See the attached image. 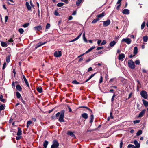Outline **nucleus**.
Wrapping results in <instances>:
<instances>
[{
    "mask_svg": "<svg viewBox=\"0 0 148 148\" xmlns=\"http://www.w3.org/2000/svg\"><path fill=\"white\" fill-rule=\"evenodd\" d=\"M95 46H93L89 49L85 53H87L88 52H90L92 51L93 49L95 48Z\"/></svg>",
    "mask_w": 148,
    "mask_h": 148,
    "instance_id": "obj_24",
    "label": "nucleus"
},
{
    "mask_svg": "<svg viewBox=\"0 0 148 148\" xmlns=\"http://www.w3.org/2000/svg\"><path fill=\"white\" fill-rule=\"evenodd\" d=\"M8 18L7 16H6L5 17V22H6L7 21Z\"/></svg>",
    "mask_w": 148,
    "mask_h": 148,
    "instance_id": "obj_59",
    "label": "nucleus"
},
{
    "mask_svg": "<svg viewBox=\"0 0 148 148\" xmlns=\"http://www.w3.org/2000/svg\"><path fill=\"white\" fill-rule=\"evenodd\" d=\"M22 134V131L21 128L20 127L18 128V132L17 133V135L18 136H20Z\"/></svg>",
    "mask_w": 148,
    "mask_h": 148,
    "instance_id": "obj_19",
    "label": "nucleus"
},
{
    "mask_svg": "<svg viewBox=\"0 0 148 148\" xmlns=\"http://www.w3.org/2000/svg\"><path fill=\"white\" fill-rule=\"evenodd\" d=\"M82 34V32H81L76 38L72 40H71V41H69V42H74V41H75L77 40L78 39L80 38V36H81Z\"/></svg>",
    "mask_w": 148,
    "mask_h": 148,
    "instance_id": "obj_14",
    "label": "nucleus"
},
{
    "mask_svg": "<svg viewBox=\"0 0 148 148\" xmlns=\"http://www.w3.org/2000/svg\"><path fill=\"white\" fill-rule=\"evenodd\" d=\"M72 83L75 84H79L80 83L76 80H74L72 82Z\"/></svg>",
    "mask_w": 148,
    "mask_h": 148,
    "instance_id": "obj_39",
    "label": "nucleus"
},
{
    "mask_svg": "<svg viewBox=\"0 0 148 148\" xmlns=\"http://www.w3.org/2000/svg\"><path fill=\"white\" fill-rule=\"evenodd\" d=\"M122 0H118V1L117 2V4H121V2Z\"/></svg>",
    "mask_w": 148,
    "mask_h": 148,
    "instance_id": "obj_62",
    "label": "nucleus"
},
{
    "mask_svg": "<svg viewBox=\"0 0 148 148\" xmlns=\"http://www.w3.org/2000/svg\"><path fill=\"white\" fill-rule=\"evenodd\" d=\"M103 48V47H97V50H99L102 49Z\"/></svg>",
    "mask_w": 148,
    "mask_h": 148,
    "instance_id": "obj_56",
    "label": "nucleus"
},
{
    "mask_svg": "<svg viewBox=\"0 0 148 148\" xmlns=\"http://www.w3.org/2000/svg\"><path fill=\"white\" fill-rule=\"evenodd\" d=\"M12 86L13 88H15V83L14 82H12Z\"/></svg>",
    "mask_w": 148,
    "mask_h": 148,
    "instance_id": "obj_57",
    "label": "nucleus"
},
{
    "mask_svg": "<svg viewBox=\"0 0 148 148\" xmlns=\"http://www.w3.org/2000/svg\"><path fill=\"white\" fill-rule=\"evenodd\" d=\"M76 14V11H74L72 14V15H75Z\"/></svg>",
    "mask_w": 148,
    "mask_h": 148,
    "instance_id": "obj_64",
    "label": "nucleus"
},
{
    "mask_svg": "<svg viewBox=\"0 0 148 148\" xmlns=\"http://www.w3.org/2000/svg\"><path fill=\"white\" fill-rule=\"evenodd\" d=\"M18 31L21 34H22L24 32L23 29L22 28L19 29Z\"/></svg>",
    "mask_w": 148,
    "mask_h": 148,
    "instance_id": "obj_38",
    "label": "nucleus"
},
{
    "mask_svg": "<svg viewBox=\"0 0 148 148\" xmlns=\"http://www.w3.org/2000/svg\"><path fill=\"white\" fill-rule=\"evenodd\" d=\"M123 144V142L122 141H121L120 142V148H122Z\"/></svg>",
    "mask_w": 148,
    "mask_h": 148,
    "instance_id": "obj_55",
    "label": "nucleus"
},
{
    "mask_svg": "<svg viewBox=\"0 0 148 148\" xmlns=\"http://www.w3.org/2000/svg\"><path fill=\"white\" fill-rule=\"evenodd\" d=\"M0 100L3 102L5 101V99H3V96L2 95L0 96Z\"/></svg>",
    "mask_w": 148,
    "mask_h": 148,
    "instance_id": "obj_37",
    "label": "nucleus"
},
{
    "mask_svg": "<svg viewBox=\"0 0 148 148\" xmlns=\"http://www.w3.org/2000/svg\"><path fill=\"white\" fill-rule=\"evenodd\" d=\"M29 23H25L23 25V27L24 28H26L29 25Z\"/></svg>",
    "mask_w": 148,
    "mask_h": 148,
    "instance_id": "obj_41",
    "label": "nucleus"
},
{
    "mask_svg": "<svg viewBox=\"0 0 148 148\" xmlns=\"http://www.w3.org/2000/svg\"><path fill=\"white\" fill-rule=\"evenodd\" d=\"M16 90L19 91H21L22 90V88L21 86L19 84L17 85L16 86Z\"/></svg>",
    "mask_w": 148,
    "mask_h": 148,
    "instance_id": "obj_21",
    "label": "nucleus"
},
{
    "mask_svg": "<svg viewBox=\"0 0 148 148\" xmlns=\"http://www.w3.org/2000/svg\"><path fill=\"white\" fill-rule=\"evenodd\" d=\"M134 143L135 145V146L140 148V143H139L137 140H135L134 141Z\"/></svg>",
    "mask_w": 148,
    "mask_h": 148,
    "instance_id": "obj_17",
    "label": "nucleus"
},
{
    "mask_svg": "<svg viewBox=\"0 0 148 148\" xmlns=\"http://www.w3.org/2000/svg\"><path fill=\"white\" fill-rule=\"evenodd\" d=\"M10 56L8 55L6 58V61L7 63H9L10 61Z\"/></svg>",
    "mask_w": 148,
    "mask_h": 148,
    "instance_id": "obj_32",
    "label": "nucleus"
},
{
    "mask_svg": "<svg viewBox=\"0 0 148 148\" xmlns=\"http://www.w3.org/2000/svg\"><path fill=\"white\" fill-rule=\"evenodd\" d=\"M140 94L143 98L145 99H147L148 94L145 91L142 90L140 92Z\"/></svg>",
    "mask_w": 148,
    "mask_h": 148,
    "instance_id": "obj_3",
    "label": "nucleus"
},
{
    "mask_svg": "<svg viewBox=\"0 0 148 148\" xmlns=\"http://www.w3.org/2000/svg\"><path fill=\"white\" fill-rule=\"evenodd\" d=\"M33 29L34 30L40 31V30H42V27L40 25H38L34 27Z\"/></svg>",
    "mask_w": 148,
    "mask_h": 148,
    "instance_id": "obj_8",
    "label": "nucleus"
},
{
    "mask_svg": "<svg viewBox=\"0 0 148 148\" xmlns=\"http://www.w3.org/2000/svg\"><path fill=\"white\" fill-rule=\"evenodd\" d=\"M26 6V7H27V9L28 10H29V11H31L32 10H31V6L29 3L28 2H26V3H25Z\"/></svg>",
    "mask_w": 148,
    "mask_h": 148,
    "instance_id": "obj_12",
    "label": "nucleus"
},
{
    "mask_svg": "<svg viewBox=\"0 0 148 148\" xmlns=\"http://www.w3.org/2000/svg\"><path fill=\"white\" fill-rule=\"evenodd\" d=\"M122 42H125L128 44H130L131 42V40L129 38H123L122 40Z\"/></svg>",
    "mask_w": 148,
    "mask_h": 148,
    "instance_id": "obj_6",
    "label": "nucleus"
},
{
    "mask_svg": "<svg viewBox=\"0 0 148 148\" xmlns=\"http://www.w3.org/2000/svg\"><path fill=\"white\" fill-rule=\"evenodd\" d=\"M50 27V25L49 23L47 24L46 26V29H49Z\"/></svg>",
    "mask_w": 148,
    "mask_h": 148,
    "instance_id": "obj_42",
    "label": "nucleus"
},
{
    "mask_svg": "<svg viewBox=\"0 0 148 148\" xmlns=\"http://www.w3.org/2000/svg\"><path fill=\"white\" fill-rule=\"evenodd\" d=\"M54 56L56 57H60L62 55V53L60 51H56L54 53Z\"/></svg>",
    "mask_w": 148,
    "mask_h": 148,
    "instance_id": "obj_7",
    "label": "nucleus"
},
{
    "mask_svg": "<svg viewBox=\"0 0 148 148\" xmlns=\"http://www.w3.org/2000/svg\"><path fill=\"white\" fill-rule=\"evenodd\" d=\"M73 19V17L71 16H70L68 18V20H71Z\"/></svg>",
    "mask_w": 148,
    "mask_h": 148,
    "instance_id": "obj_63",
    "label": "nucleus"
},
{
    "mask_svg": "<svg viewBox=\"0 0 148 148\" xmlns=\"http://www.w3.org/2000/svg\"><path fill=\"white\" fill-rule=\"evenodd\" d=\"M99 20L98 18H96L94 19L92 22V24L95 23L97 22V21Z\"/></svg>",
    "mask_w": 148,
    "mask_h": 148,
    "instance_id": "obj_36",
    "label": "nucleus"
},
{
    "mask_svg": "<svg viewBox=\"0 0 148 148\" xmlns=\"http://www.w3.org/2000/svg\"><path fill=\"white\" fill-rule=\"evenodd\" d=\"M103 82V77L102 76H101L100 77V78L99 83V84H101Z\"/></svg>",
    "mask_w": 148,
    "mask_h": 148,
    "instance_id": "obj_44",
    "label": "nucleus"
},
{
    "mask_svg": "<svg viewBox=\"0 0 148 148\" xmlns=\"http://www.w3.org/2000/svg\"><path fill=\"white\" fill-rule=\"evenodd\" d=\"M140 120H136L134 121H133V122L134 124H136L137 123H138L140 122Z\"/></svg>",
    "mask_w": 148,
    "mask_h": 148,
    "instance_id": "obj_47",
    "label": "nucleus"
},
{
    "mask_svg": "<svg viewBox=\"0 0 148 148\" xmlns=\"http://www.w3.org/2000/svg\"><path fill=\"white\" fill-rule=\"evenodd\" d=\"M135 63L136 64L138 65L140 63V61L139 60H136L135 62Z\"/></svg>",
    "mask_w": 148,
    "mask_h": 148,
    "instance_id": "obj_48",
    "label": "nucleus"
},
{
    "mask_svg": "<svg viewBox=\"0 0 148 148\" xmlns=\"http://www.w3.org/2000/svg\"><path fill=\"white\" fill-rule=\"evenodd\" d=\"M115 96L116 95H115V94H114L111 98V101L112 103H113V101L114 100V98Z\"/></svg>",
    "mask_w": 148,
    "mask_h": 148,
    "instance_id": "obj_46",
    "label": "nucleus"
},
{
    "mask_svg": "<svg viewBox=\"0 0 148 148\" xmlns=\"http://www.w3.org/2000/svg\"><path fill=\"white\" fill-rule=\"evenodd\" d=\"M138 52V48L137 47H135L134 48V55L136 54Z\"/></svg>",
    "mask_w": 148,
    "mask_h": 148,
    "instance_id": "obj_27",
    "label": "nucleus"
},
{
    "mask_svg": "<svg viewBox=\"0 0 148 148\" xmlns=\"http://www.w3.org/2000/svg\"><path fill=\"white\" fill-rule=\"evenodd\" d=\"M9 42L6 43L5 42H1V46L4 47H6L8 46V44H9Z\"/></svg>",
    "mask_w": 148,
    "mask_h": 148,
    "instance_id": "obj_15",
    "label": "nucleus"
},
{
    "mask_svg": "<svg viewBox=\"0 0 148 148\" xmlns=\"http://www.w3.org/2000/svg\"><path fill=\"white\" fill-rule=\"evenodd\" d=\"M145 111V110L144 109L139 114L138 117H143Z\"/></svg>",
    "mask_w": 148,
    "mask_h": 148,
    "instance_id": "obj_11",
    "label": "nucleus"
},
{
    "mask_svg": "<svg viewBox=\"0 0 148 148\" xmlns=\"http://www.w3.org/2000/svg\"><path fill=\"white\" fill-rule=\"evenodd\" d=\"M92 70V68L91 67H89L88 70V71L89 72Z\"/></svg>",
    "mask_w": 148,
    "mask_h": 148,
    "instance_id": "obj_61",
    "label": "nucleus"
},
{
    "mask_svg": "<svg viewBox=\"0 0 148 148\" xmlns=\"http://www.w3.org/2000/svg\"><path fill=\"white\" fill-rule=\"evenodd\" d=\"M5 106H3V105H1L0 106V110H3L5 108Z\"/></svg>",
    "mask_w": 148,
    "mask_h": 148,
    "instance_id": "obj_40",
    "label": "nucleus"
},
{
    "mask_svg": "<svg viewBox=\"0 0 148 148\" xmlns=\"http://www.w3.org/2000/svg\"><path fill=\"white\" fill-rule=\"evenodd\" d=\"M105 15V12H103L102 13L100 14H99L97 16V17L98 18H102Z\"/></svg>",
    "mask_w": 148,
    "mask_h": 148,
    "instance_id": "obj_18",
    "label": "nucleus"
},
{
    "mask_svg": "<svg viewBox=\"0 0 148 148\" xmlns=\"http://www.w3.org/2000/svg\"><path fill=\"white\" fill-rule=\"evenodd\" d=\"M48 142L47 140H45L43 144V145L44 148H46L48 144Z\"/></svg>",
    "mask_w": 148,
    "mask_h": 148,
    "instance_id": "obj_26",
    "label": "nucleus"
},
{
    "mask_svg": "<svg viewBox=\"0 0 148 148\" xmlns=\"http://www.w3.org/2000/svg\"><path fill=\"white\" fill-rule=\"evenodd\" d=\"M6 62H4L3 65L2 69L3 70H4L5 69L6 67Z\"/></svg>",
    "mask_w": 148,
    "mask_h": 148,
    "instance_id": "obj_50",
    "label": "nucleus"
},
{
    "mask_svg": "<svg viewBox=\"0 0 148 148\" xmlns=\"http://www.w3.org/2000/svg\"><path fill=\"white\" fill-rule=\"evenodd\" d=\"M30 5H31V6L32 8H34V5L33 4L31 0H30Z\"/></svg>",
    "mask_w": 148,
    "mask_h": 148,
    "instance_id": "obj_53",
    "label": "nucleus"
},
{
    "mask_svg": "<svg viewBox=\"0 0 148 148\" xmlns=\"http://www.w3.org/2000/svg\"><path fill=\"white\" fill-rule=\"evenodd\" d=\"M37 91L39 92V93H41L42 92V88L41 87H38L37 88Z\"/></svg>",
    "mask_w": 148,
    "mask_h": 148,
    "instance_id": "obj_29",
    "label": "nucleus"
},
{
    "mask_svg": "<svg viewBox=\"0 0 148 148\" xmlns=\"http://www.w3.org/2000/svg\"><path fill=\"white\" fill-rule=\"evenodd\" d=\"M64 113L65 110H62L60 112H58L56 114V117H58L60 115L58 120L60 122H64Z\"/></svg>",
    "mask_w": 148,
    "mask_h": 148,
    "instance_id": "obj_1",
    "label": "nucleus"
},
{
    "mask_svg": "<svg viewBox=\"0 0 148 148\" xmlns=\"http://www.w3.org/2000/svg\"><path fill=\"white\" fill-rule=\"evenodd\" d=\"M125 56L123 53H121L118 56V59L119 60H121V61H122L123 60V59L125 58Z\"/></svg>",
    "mask_w": 148,
    "mask_h": 148,
    "instance_id": "obj_10",
    "label": "nucleus"
},
{
    "mask_svg": "<svg viewBox=\"0 0 148 148\" xmlns=\"http://www.w3.org/2000/svg\"><path fill=\"white\" fill-rule=\"evenodd\" d=\"M84 107L87 108L91 112L90 114H91V115L90 116V123H92L93 121L94 118V115L92 114V110H91V109H90L88 108L87 107Z\"/></svg>",
    "mask_w": 148,
    "mask_h": 148,
    "instance_id": "obj_4",
    "label": "nucleus"
},
{
    "mask_svg": "<svg viewBox=\"0 0 148 148\" xmlns=\"http://www.w3.org/2000/svg\"><path fill=\"white\" fill-rule=\"evenodd\" d=\"M82 116L85 119H86L88 118V115L86 113H84L82 114Z\"/></svg>",
    "mask_w": 148,
    "mask_h": 148,
    "instance_id": "obj_25",
    "label": "nucleus"
},
{
    "mask_svg": "<svg viewBox=\"0 0 148 148\" xmlns=\"http://www.w3.org/2000/svg\"><path fill=\"white\" fill-rule=\"evenodd\" d=\"M116 44V42L113 40V41H111L109 45L111 47H113Z\"/></svg>",
    "mask_w": 148,
    "mask_h": 148,
    "instance_id": "obj_22",
    "label": "nucleus"
},
{
    "mask_svg": "<svg viewBox=\"0 0 148 148\" xmlns=\"http://www.w3.org/2000/svg\"><path fill=\"white\" fill-rule=\"evenodd\" d=\"M103 23V25L104 27H107L111 23L110 21L108 19L106 21H102Z\"/></svg>",
    "mask_w": 148,
    "mask_h": 148,
    "instance_id": "obj_5",
    "label": "nucleus"
},
{
    "mask_svg": "<svg viewBox=\"0 0 148 148\" xmlns=\"http://www.w3.org/2000/svg\"><path fill=\"white\" fill-rule=\"evenodd\" d=\"M85 32H84L83 33V39H84V41H87V40H86V38L85 37Z\"/></svg>",
    "mask_w": 148,
    "mask_h": 148,
    "instance_id": "obj_51",
    "label": "nucleus"
},
{
    "mask_svg": "<svg viewBox=\"0 0 148 148\" xmlns=\"http://www.w3.org/2000/svg\"><path fill=\"white\" fill-rule=\"evenodd\" d=\"M13 41V40L12 38H11L8 40V42H11Z\"/></svg>",
    "mask_w": 148,
    "mask_h": 148,
    "instance_id": "obj_52",
    "label": "nucleus"
},
{
    "mask_svg": "<svg viewBox=\"0 0 148 148\" xmlns=\"http://www.w3.org/2000/svg\"><path fill=\"white\" fill-rule=\"evenodd\" d=\"M128 65L129 67L132 69H134L135 68V65L133 61L132 60H129L128 61Z\"/></svg>",
    "mask_w": 148,
    "mask_h": 148,
    "instance_id": "obj_2",
    "label": "nucleus"
},
{
    "mask_svg": "<svg viewBox=\"0 0 148 148\" xmlns=\"http://www.w3.org/2000/svg\"><path fill=\"white\" fill-rule=\"evenodd\" d=\"M32 123V122L31 121H29L27 122V127L28 128L30 124Z\"/></svg>",
    "mask_w": 148,
    "mask_h": 148,
    "instance_id": "obj_31",
    "label": "nucleus"
},
{
    "mask_svg": "<svg viewBox=\"0 0 148 148\" xmlns=\"http://www.w3.org/2000/svg\"><path fill=\"white\" fill-rule=\"evenodd\" d=\"M83 0H78L76 2V5L78 6L82 2Z\"/></svg>",
    "mask_w": 148,
    "mask_h": 148,
    "instance_id": "obj_30",
    "label": "nucleus"
},
{
    "mask_svg": "<svg viewBox=\"0 0 148 148\" xmlns=\"http://www.w3.org/2000/svg\"><path fill=\"white\" fill-rule=\"evenodd\" d=\"M23 80H24V81L25 82V84H26L27 86V87H29V84L28 83V82L27 79H26L25 77V76H24V75H23Z\"/></svg>",
    "mask_w": 148,
    "mask_h": 148,
    "instance_id": "obj_13",
    "label": "nucleus"
},
{
    "mask_svg": "<svg viewBox=\"0 0 148 148\" xmlns=\"http://www.w3.org/2000/svg\"><path fill=\"white\" fill-rule=\"evenodd\" d=\"M67 134L69 135H70L71 137H75V136L73 133L70 131H68L67 132Z\"/></svg>",
    "mask_w": 148,
    "mask_h": 148,
    "instance_id": "obj_23",
    "label": "nucleus"
},
{
    "mask_svg": "<svg viewBox=\"0 0 148 148\" xmlns=\"http://www.w3.org/2000/svg\"><path fill=\"white\" fill-rule=\"evenodd\" d=\"M47 42H40L37 43L36 45L35 49H36L46 44Z\"/></svg>",
    "mask_w": 148,
    "mask_h": 148,
    "instance_id": "obj_9",
    "label": "nucleus"
},
{
    "mask_svg": "<svg viewBox=\"0 0 148 148\" xmlns=\"http://www.w3.org/2000/svg\"><path fill=\"white\" fill-rule=\"evenodd\" d=\"M54 14L56 16H59V14L58 13V12L56 11L55 10L54 12Z\"/></svg>",
    "mask_w": 148,
    "mask_h": 148,
    "instance_id": "obj_49",
    "label": "nucleus"
},
{
    "mask_svg": "<svg viewBox=\"0 0 148 148\" xmlns=\"http://www.w3.org/2000/svg\"><path fill=\"white\" fill-rule=\"evenodd\" d=\"M148 39V36H144L143 37V40L145 42L147 41Z\"/></svg>",
    "mask_w": 148,
    "mask_h": 148,
    "instance_id": "obj_28",
    "label": "nucleus"
},
{
    "mask_svg": "<svg viewBox=\"0 0 148 148\" xmlns=\"http://www.w3.org/2000/svg\"><path fill=\"white\" fill-rule=\"evenodd\" d=\"M142 131L141 130H139L137 132L136 134V135L137 136H138L140 135H141V134H142Z\"/></svg>",
    "mask_w": 148,
    "mask_h": 148,
    "instance_id": "obj_33",
    "label": "nucleus"
},
{
    "mask_svg": "<svg viewBox=\"0 0 148 148\" xmlns=\"http://www.w3.org/2000/svg\"><path fill=\"white\" fill-rule=\"evenodd\" d=\"M63 5L64 3H63L61 2L58 3L57 5L58 7H61Z\"/></svg>",
    "mask_w": 148,
    "mask_h": 148,
    "instance_id": "obj_35",
    "label": "nucleus"
},
{
    "mask_svg": "<svg viewBox=\"0 0 148 148\" xmlns=\"http://www.w3.org/2000/svg\"><path fill=\"white\" fill-rule=\"evenodd\" d=\"M133 145H132V144H129L127 146V148H132Z\"/></svg>",
    "mask_w": 148,
    "mask_h": 148,
    "instance_id": "obj_54",
    "label": "nucleus"
},
{
    "mask_svg": "<svg viewBox=\"0 0 148 148\" xmlns=\"http://www.w3.org/2000/svg\"><path fill=\"white\" fill-rule=\"evenodd\" d=\"M96 73H95L94 74H92L91 75L90 77H89V78L90 79L91 78H92L95 74Z\"/></svg>",
    "mask_w": 148,
    "mask_h": 148,
    "instance_id": "obj_58",
    "label": "nucleus"
},
{
    "mask_svg": "<svg viewBox=\"0 0 148 148\" xmlns=\"http://www.w3.org/2000/svg\"><path fill=\"white\" fill-rule=\"evenodd\" d=\"M122 12L125 14H129L130 12L128 9H125L123 10Z\"/></svg>",
    "mask_w": 148,
    "mask_h": 148,
    "instance_id": "obj_16",
    "label": "nucleus"
},
{
    "mask_svg": "<svg viewBox=\"0 0 148 148\" xmlns=\"http://www.w3.org/2000/svg\"><path fill=\"white\" fill-rule=\"evenodd\" d=\"M16 96L17 98L18 99H19L20 98V97H21V95L18 92H16Z\"/></svg>",
    "mask_w": 148,
    "mask_h": 148,
    "instance_id": "obj_34",
    "label": "nucleus"
},
{
    "mask_svg": "<svg viewBox=\"0 0 148 148\" xmlns=\"http://www.w3.org/2000/svg\"><path fill=\"white\" fill-rule=\"evenodd\" d=\"M106 41L105 40H103L102 42H101V45H104L106 44Z\"/></svg>",
    "mask_w": 148,
    "mask_h": 148,
    "instance_id": "obj_45",
    "label": "nucleus"
},
{
    "mask_svg": "<svg viewBox=\"0 0 148 148\" xmlns=\"http://www.w3.org/2000/svg\"><path fill=\"white\" fill-rule=\"evenodd\" d=\"M145 25V22H144L142 23V24L141 25V29H144V28Z\"/></svg>",
    "mask_w": 148,
    "mask_h": 148,
    "instance_id": "obj_43",
    "label": "nucleus"
},
{
    "mask_svg": "<svg viewBox=\"0 0 148 148\" xmlns=\"http://www.w3.org/2000/svg\"><path fill=\"white\" fill-rule=\"evenodd\" d=\"M101 42V40H98L97 44H98V45H99L100 44Z\"/></svg>",
    "mask_w": 148,
    "mask_h": 148,
    "instance_id": "obj_60",
    "label": "nucleus"
},
{
    "mask_svg": "<svg viewBox=\"0 0 148 148\" xmlns=\"http://www.w3.org/2000/svg\"><path fill=\"white\" fill-rule=\"evenodd\" d=\"M142 101L143 103L145 106L147 107L148 106V102L147 101L144 99H142Z\"/></svg>",
    "mask_w": 148,
    "mask_h": 148,
    "instance_id": "obj_20",
    "label": "nucleus"
}]
</instances>
